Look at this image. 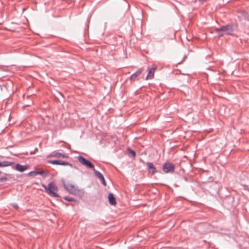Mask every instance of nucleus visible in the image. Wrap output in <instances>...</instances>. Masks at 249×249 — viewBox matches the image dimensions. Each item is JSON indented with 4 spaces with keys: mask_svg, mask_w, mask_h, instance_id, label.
I'll list each match as a JSON object with an SVG mask.
<instances>
[{
    "mask_svg": "<svg viewBox=\"0 0 249 249\" xmlns=\"http://www.w3.org/2000/svg\"><path fill=\"white\" fill-rule=\"evenodd\" d=\"M140 75V70H138L136 72L132 74L130 77V80L131 81H135L137 77Z\"/></svg>",
    "mask_w": 249,
    "mask_h": 249,
    "instance_id": "obj_12",
    "label": "nucleus"
},
{
    "mask_svg": "<svg viewBox=\"0 0 249 249\" xmlns=\"http://www.w3.org/2000/svg\"><path fill=\"white\" fill-rule=\"evenodd\" d=\"M77 160L82 165H84L93 170L95 169L94 165L89 160H87L84 157L81 156H79L77 157Z\"/></svg>",
    "mask_w": 249,
    "mask_h": 249,
    "instance_id": "obj_3",
    "label": "nucleus"
},
{
    "mask_svg": "<svg viewBox=\"0 0 249 249\" xmlns=\"http://www.w3.org/2000/svg\"><path fill=\"white\" fill-rule=\"evenodd\" d=\"M15 169L20 172H23L25 171L27 169V167L26 165H21L19 163H18L16 165Z\"/></svg>",
    "mask_w": 249,
    "mask_h": 249,
    "instance_id": "obj_9",
    "label": "nucleus"
},
{
    "mask_svg": "<svg viewBox=\"0 0 249 249\" xmlns=\"http://www.w3.org/2000/svg\"><path fill=\"white\" fill-rule=\"evenodd\" d=\"M12 206L16 210H18L19 208L18 205L16 203L12 204Z\"/></svg>",
    "mask_w": 249,
    "mask_h": 249,
    "instance_id": "obj_20",
    "label": "nucleus"
},
{
    "mask_svg": "<svg viewBox=\"0 0 249 249\" xmlns=\"http://www.w3.org/2000/svg\"><path fill=\"white\" fill-rule=\"evenodd\" d=\"M233 31V28L231 25H226L215 29L216 32L219 36H223L224 35H231Z\"/></svg>",
    "mask_w": 249,
    "mask_h": 249,
    "instance_id": "obj_2",
    "label": "nucleus"
},
{
    "mask_svg": "<svg viewBox=\"0 0 249 249\" xmlns=\"http://www.w3.org/2000/svg\"><path fill=\"white\" fill-rule=\"evenodd\" d=\"M64 199L68 201H75V199L73 198H72L71 196H66L64 197Z\"/></svg>",
    "mask_w": 249,
    "mask_h": 249,
    "instance_id": "obj_15",
    "label": "nucleus"
},
{
    "mask_svg": "<svg viewBox=\"0 0 249 249\" xmlns=\"http://www.w3.org/2000/svg\"><path fill=\"white\" fill-rule=\"evenodd\" d=\"M37 174L40 175L44 177H46L47 174L44 171H37Z\"/></svg>",
    "mask_w": 249,
    "mask_h": 249,
    "instance_id": "obj_17",
    "label": "nucleus"
},
{
    "mask_svg": "<svg viewBox=\"0 0 249 249\" xmlns=\"http://www.w3.org/2000/svg\"><path fill=\"white\" fill-rule=\"evenodd\" d=\"M155 69V68L149 70L148 74L146 76V79H152L154 77Z\"/></svg>",
    "mask_w": 249,
    "mask_h": 249,
    "instance_id": "obj_11",
    "label": "nucleus"
},
{
    "mask_svg": "<svg viewBox=\"0 0 249 249\" xmlns=\"http://www.w3.org/2000/svg\"><path fill=\"white\" fill-rule=\"evenodd\" d=\"M42 187L50 196L54 197L59 196V195L56 193L58 191V187L53 182H50L48 186L42 185Z\"/></svg>",
    "mask_w": 249,
    "mask_h": 249,
    "instance_id": "obj_1",
    "label": "nucleus"
},
{
    "mask_svg": "<svg viewBox=\"0 0 249 249\" xmlns=\"http://www.w3.org/2000/svg\"><path fill=\"white\" fill-rule=\"evenodd\" d=\"M63 185L64 188L70 193L75 194L78 192L77 188L73 184L63 181Z\"/></svg>",
    "mask_w": 249,
    "mask_h": 249,
    "instance_id": "obj_4",
    "label": "nucleus"
},
{
    "mask_svg": "<svg viewBox=\"0 0 249 249\" xmlns=\"http://www.w3.org/2000/svg\"><path fill=\"white\" fill-rule=\"evenodd\" d=\"M28 175L31 177H35L37 175V171H31L28 173Z\"/></svg>",
    "mask_w": 249,
    "mask_h": 249,
    "instance_id": "obj_16",
    "label": "nucleus"
},
{
    "mask_svg": "<svg viewBox=\"0 0 249 249\" xmlns=\"http://www.w3.org/2000/svg\"><path fill=\"white\" fill-rule=\"evenodd\" d=\"M14 164L13 162L9 161H3L2 162H0V167H7L10 166Z\"/></svg>",
    "mask_w": 249,
    "mask_h": 249,
    "instance_id": "obj_13",
    "label": "nucleus"
},
{
    "mask_svg": "<svg viewBox=\"0 0 249 249\" xmlns=\"http://www.w3.org/2000/svg\"><path fill=\"white\" fill-rule=\"evenodd\" d=\"M51 157H54L56 158H68L69 157L68 156L66 155H64L63 154L59 153V152H53L52 155H51Z\"/></svg>",
    "mask_w": 249,
    "mask_h": 249,
    "instance_id": "obj_10",
    "label": "nucleus"
},
{
    "mask_svg": "<svg viewBox=\"0 0 249 249\" xmlns=\"http://www.w3.org/2000/svg\"><path fill=\"white\" fill-rule=\"evenodd\" d=\"M49 163L53 164L61 165H69L70 163L67 161H63L61 160H49L48 161Z\"/></svg>",
    "mask_w": 249,
    "mask_h": 249,
    "instance_id": "obj_7",
    "label": "nucleus"
},
{
    "mask_svg": "<svg viewBox=\"0 0 249 249\" xmlns=\"http://www.w3.org/2000/svg\"><path fill=\"white\" fill-rule=\"evenodd\" d=\"M147 170L149 174L153 175L157 172V170L154 165L151 162H147Z\"/></svg>",
    "mask_w": 249,
    "mask_h": 249,
    "instance_id": "obj_6",
    "label": "nucleus"
},
{
    "mask_svg": "<svg viewBox=\"0 0 249 249\" xmlns=\"http://www.w3.org/2000/svg\"><path fill=\"white\" fill-rule=\"evenodd\" d=\"M175 169V165L171 163H165L162 167V170L165 173H172Z\"/></svg>",
    "mask_w": 249,
    "mask_h": 249,
    "instance_id": "obj_5",
    "label": "nucleus"
},
{
    "mask_svg": "<svg viewBox=\"0 0 249 249\" xmlns=\"http://www.w3.org/2000/svg\"><path fill=\"white\" fill-rule=\"evenodd\" d=\"M93 171H94V173L95 175L99 179L103 177V175L100 172L96 170L95 169H94Z\"/></svg>",
    "mask_w": 249,
    "mask_h": 249,
    "instance_id": "obj_14",
    "label": "nucleus"
},
{
    "mask_svg": "<svg viewBox=\"0 0 249 249\" xmlns=\"http://www.w3.org/2000/svg\"><path fill=\"white\" fill-rule=\"evenodd\" d=\"M128 153L129 154L131 155L133 157L135 156L136 153L135 152L129 148L127 149Z\"/></svg>",
    "mask_w": 249,
    "mask_h": 249,
    "instance_id": "obj_18",
    "label": "nucleus"
},
{
    "mask_svg": "<svg viewBox=\"0 0 249 249\" xmlns=\"http://www.w3.org/2000/svg\"><path fill=\"white\" fill-rule=\"evenodd\" d=\"M6 180H7V178L6 177L0 178V181H3Z\"/></svg>",
    "mask_w": 249,
    "mask_h": 249,
    "instance_id": "obj_21",
    "label": "nucleus"
},
{
    "mask_svg": "<svg viewBox=\"0 0 249 249\" xmlns=\"http://www.w3.org/2000/svg\"><path fill=\"white\" fill-rule=\"evenodd\" d=\"M99 179L100 180V181L102 182V184L104 186H106V182L105 180L104 176L101 178H100Z\"/></svg>",
    "mask_w": 249,
    "mask_h": 249,
    "instance_id": "obj_19",
    "label": "nucleus"
},
{
    "mask_svg": "<svg viewBox=\"0 0 249 249\" xmlns=\"http://www.w3.org/2000/svg\"><path fill=\"white\" fill-rule=\"evenodd\" d=\"M108 199L110 205L115 206L116 204V199L112 193H109L108 194Z\"/></svg>",
    "mask_w": 249,
    "mask_h": 249,
    "instance_id": "obj_8",
    "label": "nucleus"
}]
</instances>
